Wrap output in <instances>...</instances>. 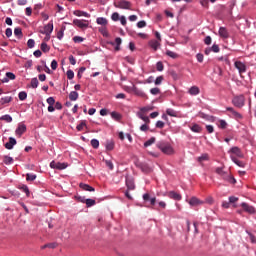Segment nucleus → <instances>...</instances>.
Wrapping results in <instances>:
<instances>
[{
    "label": "nucleus",
    "instance_id": "nucleus-11",
    "mask_svg": "<svg viewBox=\"0 0 256 256\" xmlns=\"http://www.w3.org/2000/svg\"><path fill=\"white\" fill-rule=\"evenodd\" d=\"M25 131H27V126L25 124H19L15 133L18 135V137H21Z\"/></svg>",
    "mask_w": 256,
    "mask_h": 256
},
{
    "label": "nucleus",
    "instance_id": "nucleus-43",
    "mask_svg": "<svg viewBox=\"0 0 256 256\" xmlns=\"http://www.w3.org/2000/svg\"><path fill=\"white\" fill-rule=\"evenodd\" d=\"M91 146L93 147V149H99V140L92 139L91 140Z\"/></svg>",
    "mask_w": 256,
    "mask_h": 256
},
{
    "label": "nucleus",
    "instance_id": "nucleus-2",
    "mask_svg": "<svg viewBox=\"0 0 256 256\" xmlns=\"http://www.w3.org/2000/svg\"><path fill=\"white\" fill-rule=\"evenodd\" d=\"M156 147H158V149H160V151H162V153L165 155H173V153H175L173 146L165 141L158 142Z\"/></svg>",
    "mask_w": 256,
    "mask_h": 256
},
{
    "label": "nucleus",
    "instance_id": "nucleus-8",
    "mask_svg": "<svg viewBox=\"0 0 256 256\" xmlns=\"http://www.w3.org/2000/svg\"><path fill=\"white\" fill-rule=\"evenodd\" d=\"M234 67H236V69L239 71L240 75H242V73H245L247 71V66L245 65V63H243L241 61H236L234 63Z\"/></svg>",
    "mask_w": 256,
    "mask_h": 256
},
{
    "label": "nucleus",
    "instance_id": "nucleus-3",
    "mask_svg": "<svg viewBox=\"0 0 256 256\" xmlns=\"http://www.w3.org/2000/svg\"><path fill=\"white\" fill-rule=\"evenodd\" d=\"M232 103L234 107H238V109H241L245 105V96L240 95V96H235L232 99Z\"/></svg>",
    "mask_w": 256,
    "mask_h": 256
},
{
    "label": "nucleus",
    "instance_id": "nucleus-37",
    "mask_svg": "<svg viewBox=\"0 0 256 256\" xmlns=\"http://www.w3.org/2000/svg\"><path fill=\"white\" fill-rule=\"evenodd\" d=\"M218 127H219L220 129H227V121H225V120H219V121H218Z\"/></svg>",
    "mask_w": 256,
    "mask_h": 256
},
{
    "label": "nucleus",
    "instance_id": "nucleus-35",
    "mask_svg": "<svg viewBox=\"0 0 256 256\" xmlns=\"http://www.w3.org/2000/svg\"><path fill=\"white\" fill-rule=\"evenodd\" d=\"M31 87L32 89H37L39 87V80H37V78L31 79Z\"/></svg>",
    "mask_w": 256,
    "mask_h": 256
},
{
    "label": "nucleus",
    "instance_id": "nucleus-31",
    "mask_svg": "<svg viewBox=\"0 0 256 256\" xmlns=\"http://www.w3.org/2000/svg\"><path fill=\"white\" fill-rule=\"evenodd\" d=\"M1 121H6V123H11V121H13V117H11V115L6 114L0 117Z\"/></svg>",
    "mask_w": 256,
    "mask_h": 256
},
{
    "label": "nucleus",
    "instance_id": "nucleus-32",
    "mask_svg": "<svg viewBox=\"0 0 256 256\" xmlns=\"http://www.w3.org/2000/svg\"><path fill=\"white\" fill-rule=\"evenodd\" d=\"M166 55L168 57H171V59H177L179 57V54H177V53H175V52H173L171 50H167L166 51Z\"/></svg>",
    "mask_w": 256,
    "mask_h": 256
},
{
    "label": "nucleus",
    "instance_id": "nucleus-38",
    "mask_svg": "<svg viewBox=\"0 0 256 256\" xmlns=\"http://www.w3.org/2000/svg\"><path fill=\"white\" fill-rule=\"evenodd\" d=\"M166 113H167V115H169L170 117H177V112H176L175 110L171 109V108H168V109L166 110Z\"/></svg>",
    "mask_w": 256,
    "mask_h": 256
},
{
    "label": "nucleus",
    "instance_id": "nucleus-17",
    "mask_svg": "<svg viewBox=\"0 0 256 256\" xmlns=\"http://www.w3.org/2000/svg\"><path fill=\"white\" fill-rule=\"evenodd\" d=\"M168 197H170V199H174L175 201H181V194L175 191L169 192Z\"/></svg>",
    "mask_w": 256,
    "mask_h": 256
},
{
    "label": "nucleus",
    "instance_id": "nucleus-47",
    "mask_svg": "<svg viewBox=\"0 0 256 256\" xmlns=\"http://www.w3.org/2000/svg\"><path fill=\"white\" fill-rule=\"evenodd\" d=\"M85 203L87 207H93V205H95L96 202L93 199H86Z\"/></svg>",
    "mask_w": 256,
    "mask_h": 256
},
{
    "label": "nucleus",
    "instance_id": "nucleus-41",
    "mask_svg": "<svg viewBox=\"0 0 256 256\" xmlns=\"http://www.w3.org/2000/svg\"><path fill=\"white\" fill-rule=\"evenodd\" d=\"M104 163H105L106 167H108V169H110V171H113L114 166H113V162L111 160H104Z\"/></svg>",
    "mask_w": 256,
    "mask_h": 256
},
{
    "label": "nucleus",
    "instance_id": "nucleus-62",
    "mask_svg": "<svg viewBox=\"0 0 256 256\" xmlns=\"http://www.w3.org/2000/svg\"><path fill=\"white\" fill-rule=\"evenodd\" d=\"M6 37H11L13 35V30L11 28H7L5 31Z\"/></svg>",
    "mask_w": 256,
    "mask_h": 256
},
{
    "label": "nucleus",
    "instance_id": "nucleus-1",
    "mask_svg": "<svg viewBox=\"0 0 256 256\" xmlns=\"http://www.w3.org/2000/svg\"><path fill=\"white\" fill-rule=\"evenodd\" d=\"M216 173L227 183H231L232 185H235L237 183V180H235V178L231 176V174L225 172L223 170V167L216 168Z\"/></svg>",
    "mask_w": 256,
    "mask_h": 256
},
{
    "label": "nucleus",
    "instance_id": "nucleus-64",
    "mask_svg": "<svg viewBox=\"0 0 256 256\" xmlns=\"http://www.w3.org/2000/svg\"><path fill=\"white\" fill-rule=\"evenodd\" d=\"M57 66H58V64H57L56 60H53V61L51 62V69H52L53 71H55V70L57 69Z\"/></svg>",
    "mask_w": 256,
    "mask_h": 256
},
{
    "label": "nucleus",
    "instance_id": "nucleus-34",
    "mask_svg": "<svg viewBox=\"0 0 256 256\" xmlns=\"http://www.w3.org/2000/svg\"><path fill=\"white\" fill-rule=\"evenodd\" d=\"M57 247V243H48L43 246H41V249H55Z\"/></svg>",
    "mask_w": 256,
    "mask_h": 256
},
{
    "label": "nucleus",
    "instance_id": "nucleus-61",
    "mask_svg": "<svg viewBox=\"0 0 256 256\" xmlns=\"http://www.w3.org/2000/svg\"><path fill=\"white\" fill-rule=\"evenodd\" d=\"M196 59H197L198 63H203V59H204L203 54L198 53L196 55Z\"/></svg>",
    "mask_w": 256,
    "mask_h": 256
},
{
    "label": "nucleus",
    "instance_id": "nucleus-60",
    "mask_svg": "<svg viewBox=\"0 0 256 256\" xmlns=\"http://www.w3.org/2000/svg\"><path fill=\"white\" fill-rule=\"evenodd\" d=\"M112 21H119V13L114 12L111 16Z\"/></svg>",
    "mask_w": 256,
    "mask_h": 256
},
{
    "label": "nucleus",
    "instance_id": "nucleus-44",
    "mask_svg": "<svg viewBox=\"0 0 256 256\" xmlns=\"http://www.w3.org/2000/svg\"><path fill=\"white\" fill-rule=\"evenodd\" d=\"M18 97L20 99V101H25V99H27V92L22 91L18 94Z\"/></svg>",
    "mask_w": 256,
    "mask_h": 256
},
{
    "label": "nucleus",
    "instance_id": "nucleus-9",
    "mask_svg": "<svg viewBox=\"0 0 256 256\" xmlns=\"http://www.w3.org/2000/svg\"><path fill=\"white\" fill-rule=\"evenodd\" d=\"M241 207L242 209L246 212V213H249L250 215H253L255 214L256 210H255V207L243 202L241 204Z\"/></svg>",
    "mask_w": 256,
    "mask_h": 256
},
{
    "label": "nucleus",
    "instance_id": "nucleus-56",
    "mask_svg": "<svg viewBox=\"0 0 256 256\" xmlns=\"http://www.w3.org/2000/svg\"><path fill=\"white\" fill-rule=\"evenodd\" d=\"M6 77L8 78V81H9V79L11 81H15V75L12 72H7Z\"/></svg>",
    "mask_w": 256,
    "mask_h": 256
},
{
    "label": "nucleus",
    "instance_id": "nucleus-20",
    "mask_svg": "<svg viewBox=\"0 0 256 256\" xmlns=\"http://www.w3.org/2000/svg\"><path fill=\"white\" fill-rule=\"evenodd\" d=\"M73 13L76 17H91L89 13L81 10H75Z\"/></svg>",
    "mask_w": 256,
    "mask_h": 256
},
{
    "label": "nucleus",
    "instance_id": "nucleus-7",
    "mask_svg": "<svg viewBox=\"0 0 256 256\" xmlns=\"http://www.w3.org/2000/svg\"><path fill=\"white\" fill-rule=\"evenodd\" d=\"M126 186L128 191H135V180L131 176H126Z\"/></svg>",
    "mask_w": 256,
    "mask_h": 256
},
{
    "label": "nucleus",
    "instance_id": "nucleus-26",
    "mask_svg": "<svg viewBox=\"0 0 256 256\" xmlns=\"http://www.w3.org/2000/svg\"><path fill=\"white\" fill-rule=\"evenodd\" d=\"M190 129L193 131V133H201V131H203V128H201V126L198 124H193Z\"/></svg>",
    "mask_w": 256,
    "mask_h": 256
},
{
    "label": "nucleus",
    "instance_id": "nucleus-19",
    "mask_svg": "<svg viewBox=\"0 0 256 256\" xmlns=\"http://www.w3.org/2000/svg\"><path fill=\"white\" fill-rule=\"evenodd\" d=\"M189 204L196 207L197 205H203V201L199 200L197 197H192Z\"/></svg>",
    "mask_w": 256,
    "mask_h": 256
},
{
    "label": "nucleus",
    "instance_id": "nucleus-55",
    "mask_svg": "<svg viewBox=\"0 0 256 256\" xmlns=\"http://www.w3.org/2000/svg\"><path fill=\"white\" fill-rule=\"evenodd\" d=\"M46 101H47L49 106H54L55 105V98H53V97L47 98Z\"/></svg>",
    "mask_w": 256,
    "mask_h": 256
},
{
    "label": "nucleus",
    "instance_id": "nucleus-15",
    "mask_svg": "<svg viewBox=\"0 0 256 256\" xmlns=\"http://www.w3.org/2000/svg\"><path fill=\"white\" fill-rule=\"evenodd\" d=\"M149 46L151 47V49H153L154 51H157L159 49V47L161 46V43H159L158 40H150L149 41Z\"/></svg>",
    "mask_w": 256,
    "mask_h": 256
},
{
    "label": "nucleus",
    "instance_id": "nucleus-23",
    "mask_svg": "<svg viewBox=\"0 0 256 256\" xmlns=\"http://www.w3.org/2000/svg\"><path fill=\"white\" fill-rule=\"evenodd\" d=\"M13 101V97L5 96L0 99V105H6V103H11Z\"/></svg>",
    "mask_w": 256,
    "mask_h": 256
},
{
    "label": "nucleus",
    "instance_id": "nucleus-51",
    "mask_svg": "<svg viewBox=\"0 0 256 256\" xmlns=\"http://www.w3.org/2000/svg\"><path fill=\"white\" fill-rule=\"evenodd\" d=\"M21 191H23L24 193H26L27 197H29V187H27V185H22L20 187Z\"/></svg>",
    "mask_w": 256,
    "mask_h": 256
},
{
    "label": "nucleus",
    "instance_id": "nucleus-53",
    "mask_svg": "<svg viewBox=\"0 0 256 256\" xmlns=\"http://www.w3.org/2000/svg\"><path fill=\"white\" fill-rule=\"evenodd\" d=\"M67 79H73V77H75V73L73 72V70H68L67 73Z\"/></svg>",
    "mask_w": 256,
    "mask_h": 256
},
{
    "label": "nucleus",
    "instance_id": "nucleus-6",
    "mask_svg": "<svg viewBox=\"0 0 256 256\" xmlns=\"http://www.w3.org/2000/svg\"><path fill=\"white\" fill-rule=\"evenodd\" d=\"M73 25H76V27H79V29H87V27H89V21L74 19Z\"/></svg>",
    "mask_w": 256,
    "mask_h": 256
},
{
    "label": "nucleus",
    "instance_id": "nucleus-59",
    "mask_svg": "<svg viewBox=\"0 0 256 256\" xmlns=\"http://www.w3.org/2000/svg\"><path fill=\"white\" fill-rule=\"evenodd\" d=\"M139 117H140V119H142V121H145L146 124L151 123V120L149 119V116L140 115Z\"/></svg>",
    "mask_w": 256,
    "mask_h": 256
},
{
    "label": "nucleus",
    "instance_id": "nucleus-63",
    "mask_svg": "<svg viewBox=\"0 0 256 256\" xmlns=\"http://www.w3.org/2000/svg\"><path fill=\"white\" fill-rule=\"evenodd\" d=\"M211 41H212L211 36H207V37L204 39L205 45H211Z\"/></svg>",
    "mask_w": 256,
    "mask_h": 256
},
{
    "label": "nucleus",
    "instance_id": "nucleus-29",
    "mask_svg": "<svg viewBox=\"0 0 256 256\" xmlns=\"http://www.w3.org/2000/svg\"><path fill=\"white\" fill-rule=\"evenodd\" d=\"M14 35L18 38L21 39L23 37V30L21 28H15L14 29Z\"/></svg>",
    "mask_w": 256,
    "mask_h": 256
},
{
    "label": "nucleus",
    "instance_id": "nucleus-30",
    "mask_svg": "<svg viewBox=\"0 0 256 256\" xmlns=\"http://www.w3.org/2000/svg\"><path fill=\"white\" fill-rule=\"evenodd\" d=\"M40 49L41 51H43V53H49L51 48L49 47V45H47V43L42 42Z\"/></svg>",
    "mask_w": 256,
    "mask_h": 256
},
{
    "label": "nucleus",
    "instance_id": "nucleus-46",
    "mask_svg": "<svg viewBox=\"0 0 256 256\" xmlns=\"http://www.w3.org/2000/svg\"><path fill=\"white\" fill-rule=\"evenodd\" d=\"M151 95H159L161 93V89L158 87L150 89Z\"/></svg>",
    "mask_w": 256,
    "mask_h": 256
},
{
    "label": "nucleus",
    "instance_id": "nucleus-18",
    "mask_svg": "<svg viewBox=\"0 0 256 256\" xmlns=\"http://www.w3.org/2000/svg\"><path fill=\"white\" fill-rule=\"evenodd\" d=\"M188 93H189V95L195 96V95H199V93H201V90L197 86H192L188 90Z\"/></svg>",
    "mask_w": 256,
    "mask_h": 256
},
{
    "label": "nucleus",
    "instance_id": "nucleus-39",
    "mask_svg": "<svg viewBox=\"0 0 256 256\" xmlns=\"http://www.w3.org/2000/svg\"><path fill=\"white\" fill-rule=\"evenodd\" d=\"M198 161L200 163H203V161H209V154H202L199 158Z\"/></svg>",
    "mask_w": 256,
    "mask_h": 256
},
{
    "label": "nucleus",
    "instance_id": "nucleus-33",
    "mask_svg": "<svg viewBox=\"0 0 256 256\" xmlns=\"http://www.w3.org/2000/svg\"><path fill=\"white\" fill-rule=\"evenodd\" d=\"M3 163H5V165H11L13 163V157L4 156Z\"/></svg>",
    "mask_w": 256,
    "mask_h": 256
},
{
    "label": "nucleus",
    "instance_id": "nucleus-21",
    "mask_svg": "<svg viewBox=\"0 0 256 256\" xmlns=\"http://www.w3.org/2000/svg\"><path fill=\"white\" fill-rule=\"evenodd\" d=\"M80 189H82L83 191H95V188H93L92 186L85 184V183H80L79 185Z\"/></svg>",
    "mask_w": 256,
    "mask_h": 256
},
{
    "label": "nucleus",
    "instance_id": "nucleus-50",
    "mask_svg": "<svg viewBox=\"0 0 256 256\" xmlns=\"http://www.w3.org/2000/svg\"><path fill=\"white\" fill-rule=\"evenodd\" d=\"M27 46L29 47V49H33V47H35V40L29 39L27 41Z\"/></svg>",
    "mask_w": 256,
    "mask_h": 256
},
{
    "label": "nucleus",
    "instance_id": "nucleus-54",
    "mask_svg": "<svg viewBox=\"0 0 256 256\" xmlns=\"http://www.w3.org/2000/svg\"><path fill=\"white\" fill-rule=\"evenodd\" d=\"M156 127L157 129H163V127H165V122L159 120L156 122Z\"/></svg>",
    "mask_w": 256,
    "mask_h": 256
},
{
    "label": "nucleus",
    "instance_id": "nucleus-40",
    "mask_svg": "<svg viewBox=\"0 0 256 256\" xmlns=\"http://www.w3.org/2000/svg\"><path fill=\"white\" fill-rule=\"evenodd\" d=\"M37 179V175L35 174H26V181H35Z\"/></svg>",
    "mask_w": 256,
    "mask_h": 256
},
{
    "label": "nucleus",
    "instance_id": "nucleus-22",
    "mask_svg": "<svg viewBox=\"0 0 256 256\" xmlns=\"http://www.w3.org/2000/svg\"><path fill=\"white\" fill-rule=\"evenodd\" d=\"M230 157H231L233 163H235V165H237L238 167H245V164L243 161L237 159V157H235L234 155H231Z\"/></svg>",
    "mask_w": 256,
    "mask_h": 256
},
{
    "label": "nucleus",
    "instance_id": "nucleus-28",
    "mask_svg": "<svg viewBox=\"0 0 256 256\" xmlns=\"http://www.w3.org/2000/svg\"><path fill=\"white\" fill-rule=\"evenodd\" d=\"M113 149H115V142L113 141H107L106 142V150L107 151H113Z\"/></svg>",
    "mask_w": 256,
    "mask_h": 256
},
{
    "label": "nucleus",
    "instance_id": "nucleus-36",
    "mask_svg": "<svg viewBox=\"0 0 256 256\" xmlns=\"http://www.w3.org/2000/svg\"><path fill=\"white\" fill-rule=\"evenodd\" d=\"M155 141H156V138H155V137L150 138L149 140H147V141L144 143V147H151V145H153V143H155Z\"/></svg>",
    "mask_w": 256,
    "mask_h": 256
},
{
    "label": "nucleus",
    "instance_id": "nucleus-16",
    "mask_svg": "<svg viewBox=\"0 0 256 256\" xmlns=\"http://www.w3.org/2000/svg\"><path fill=\"white\" fill-rule=\"evenodd\" d=\"M17 145V140L15 138L10 137L9 141L5 144V147L9 150L13 149V146Z\"/></svg>",
    "mask_w": 256,
    "mask_h": 256
},
{
    "label": "nucleus",
    "instance_id": "nucleus-27",
    "mask_svg": "<svg viewBox=\"0 0 256 256\" xmlns=\"http://www.w3.org/2000/svg\"><path fill=\"white\" fill-rule=\"evenodd\" d=\"M69 99L70 101H77V99H79V93H77V91L70 92Z\"/></svg>",
    "mask_w": 256,
    "mask_h": 256
},
{
    "label": "nucleus",
    "instance_id": "nucleus-58",
    "mask_svg": "<svg viewBox=\"0 0 256 256\" xmlns=\"http://www.w3.org/2000/svg\"><path fill=\"white\" fill-rule=\"evenodd\" d=\"M213 53H219L220 49H219V45L217 44H213V46L210 48Z\"/></svg>",
    "mask_w": 256,
    "mask_h": 256
},
{
    "label": "nucleus",
    "instance_id": "nucleus-42",
    "mask_svg": "<svg viewBox=\"0 0 256 256\" xmlns=\"http://www.w3.org/2000/svg\"><path fill=\"white\" fill-rule=\"evenodd\" d=\"M111 117H112V119H115V121H120L121 114H119L118 112H112Z\"/></svg>",
    "mask_w": 256,
    "mask_h": 256
},
{
    "label": "nucleus",
    "instance_id": "nucleus-5",
    "mask_svg": "<svg viewBox=\"0 0 256 256\" xmlns=\"http://www.w3.org/2000/svg\"><path fill=\"white\" fill-rule=\"evenodd\" d=\"M51 169H57L58 171H63V169H67L68 164L67 163H61V162H56L52 161L50 163Z\"/></svg>",
    "mask_w": 256,
    "mask_h": 256
},
{
    "label": "nucleus",
    "instance_id": "nucleus-48",
    "mask_svg": "<svg viewBox=\"0 0 256 256\" xmlns=\"http://www.w3.org/2000/svg\"><path fill=\"white\" fill-rule=\"evenodd\" d=\"M143 27H147V22H145V20L139 21L137 23V28L138 29H143Z\"/></svg>",
    "mask_w": 256,
    "mask_h": 256
},
{
    "label": "nucleus",
    "instance_id": "nucleus-25",
    "mask_svg": "<svg viewBox=\"0 0 256 256\" xmlns=\"http://www.w3.org/2000/svg\"><path fill=\"white\" fill-rule=\"evenodd\" d=\"M96 23H97L98 25H102L103 27H105V25H107V23H109V22L107 21V18L98 17V18L96 19Z\"/></svg>",
    "mask_w": 256,
    "mask_h": 256
},
{
    "label": "nucleus",
    "instance_id": "nucleus-45",
    "mask_svg": "<svg viewBox=\"0 0 256 256\" xmlns=\"http://www.w3.org/2000/svg\"><path fill=\"white\" fill-rule=\"evenodd\" d=\"M83 127H87V123L85 121H81L80 124L77 125V131H83Z\"/></svg>",
    "mask_w": 256,
    "mask_h": 256
},
{
    "label": "nucleus",
    "instance_id": "nucleus-10",
    "mask_svg": "<svg viewBox=\"0 0 256 256\" xmlns=\"http://www.w3.org/2000/svg\"><path fill=\"white\" fill-rule=\"evenodd\" d=\"M229 153H231L232 155H235L236 157H239L240 159H243L244 157L243 152H241V149L237 146L232 147L229 150Z\"/></svg>",
    "mask_w": 256,
    "mask_h": 256
},
{
    "label": "nucleus",
    "instance_id": "nucleus-12",
    "mask_svg": "<svg viewBox=\"0 0 256 256\" xmlns=\"http://www.w3.org/2000/svg\"><path fill=\"white\" fill-rule=\"evenodd\" d=\"M219 36L222 37V39H229V31H227V28L220 27Z\"/></svg>",
    "mask_w": 256,
    "mask_h": 256
},
{
    "label": "nucleus",
    "instance_id": "nucleus-57",
    "mask_svg": "<svg viewBox=\"0 0 256 256\" xmlns=\"http://www.w3.org/2000/svg\"><path fill=\"white\" fill-rule=\"evenodd\" d=\"M163 76H158L155 80V85H161L163 83Z\"/></svg>",
    "mask_w": 256,
    "mask_h": 256
},
{
    "label": "nucleus",
    "instance_id": "nucleus-13",
    "mask_svg": "<svg viewBox=\"0 0 256 256\" xmlns=\"http://www.w3.org/2000/svg\"><path fill=\"white\" fill-rule=\"evenodd\" d=\"M226 111H229L230 113H232L233 117H235V119H243V115H241V113L235 111V109L228 107L226 108Z\"/></svg>",
    "mask_w": 256,
    "mask_h": 256
},
{
    "label": "nucleus",
    "instance_id": "nucleus-52",
    "mask_svg": "<svg viewBox=\"0 0 256 256\" xmlns=\"http://www.w3.org/2000/svg\"><path fill=\"white\" fill-rule=\"evenodd\" d=\"M73 41H74V43H83L84 38L81 37V36H75V37L73 38Z\"/></svg>",
    "mask_w": 256,
    "mask_h": 256
},
{
    "label": "nucleus",
    "instance_id": "nucleus-4",
    "mask_svg": "<svg viewBox=\"0 0 256 256\" xmlns=\"http://www.w3.org/2000/svg\"><path fill=\"white\" fill-rule=\"evenodd\" d=\"M114 7H116L117 9L131 10V3L127 0H119L114 3Z\"/></svg>",
    "mask_w": 256,
    "mask_h": 256
},
{
    "label": "nucleus",
    "instance_id": "nucleus-49",
    "mask_svg": "<svg viewBox=\"0 0 256 256\" xmlns=\"http://www.w3.org/2000/svg\"><path fill=\"white\" fill-rule=\"evenodd\" d=\"M156 69H157V71H163V69H165L163 62H157Z\"/></svg>",
    "mask_w": 256,
    "mask_h": 256
},
{
    "label": "nucleus",
    "instance_id": "nucleus-24",
    "mask_svg": "<svg viewBox=\"0 0 256 256\" xmlns=\"http://www.w3.org/2000/svg\"><path fill=\"white\" fill-rule=\"evenodd\" d=\"M133 92L135 93V95H138V97H147V94H145L143 90L138 89L137 87H133Z\"/></svg>",
    "mask_w": 256,
    "mask_h": 256
},
{
    "label": "nucleus",
    "instance_id": "nucleus-14",
    "mask_svg": "<svg viewBox=\"0 0 256 256\" xmlns=\"http://www.w3.org/2000/svg\"><path fill=\"white\" fill-rule=\"evenodd\" d=\"M44 33L45 35H51V33H53V22L48 23L45 27H44Z\"/></svg>",
    "mask_w": 256,
    "mask_h": 256
}]
</instances>
